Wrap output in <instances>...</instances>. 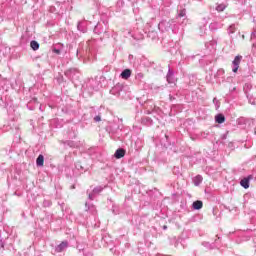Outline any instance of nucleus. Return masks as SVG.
<instances>
[{"label": "nucleus", "instance_id": "obj_2", "mask_svg": "<svg viewBox=\"0 0 256 256\" xmlns=\"http://www.w3.org/2000/svg\"><path fill=\"white\" fill-rule=\"evenodd\" d=\"M158 28L160 29V31H169L171 29V22L162 21L159 23Z\"/></svg>", "mask_w": 256, "mask_h": 256}, {"label": "nucleus", "instance_id": "obj_20", "mask_svg": "<svg viewBox=\"0 0 256 256\" xmlns=\"http://www.w3.org/2000/svg\"><path fill=\"white\" fill-rule=\"evenodd\" d=\"M94 121H96V122L101 121V116H96V117L94 118Z\"/></svg>", "mask_w": 256, "mask_h": 256}, {"label": "nucleus", "instance_id": "obj_11", "mask_svg": "<svg viewBox=\"0 0 256 256\" xmlns=\"http://www.w3.org/2000/svg\"><path fill=\"white\" fill-rule=\"evenodd\" d=\"M166 79L168 83H175V78L173 77V72H171V70L168 71Z\"/></svg>", "mask_w": 256, "mask_h": 256}, {"label": "nucleus", "instance_id": "obj_12", "mask_svg": "<svg viewBox=\"0 0 256 256\" xmlns=\"http://www.w3.org/2000/svg\"><path fill=\"white\" fill-rule=\"evenodd\" d=\"M30 47L33 49V51H37L39 49V42L32 40L30 42Z\"/></svg>", "mask_w": 256, "mask_h": 256}, {"label": "nucleus", "instance_id": "obj_23", "mask_svg": "<svg viewBox=\"0 0 256 256\" xmlns=\"http://www.w3.org/2000/svg\"><path fill=\"white\" fill-rule=\"evenodd\" d=\"M252 35H255V33H252Z\"/></svg>", "mask_w": 256, "mask_h": 256}, {"label": "nucleus", "instance_id": "obj_17", "mask_svg": "<svg viewBox=\"0 0 256 256\" xmlns=\"http://www.w3.org/2000/svg\"><path fill=\"white\" fill-rule=\"evenodd\" d=\"M145 77V75L142 72H139L136 74V79L138 81H141V79H143Z\"/></svg>", "mask_w": 256, "mask_h": 256}, {"label": "nucleus", "instance_id": "obj_14", "mask_svg": "<svg viewBox=\"0 0 256 256\" xmlns=\"http://www.w3.org/2000/svg\"><path fill=\"white\" fill-rule=\"evenodd\" d=\"M203 23H204L203 26L200 27V30H201L200 35H203L205 33V31L207 30V28H206L207 20L203 19Z\"/></svg>", "mask_w": 256, "mask_h": 256}, {"label": "nucleus", "instance_id": "obj_19", "mask_svg": "<svg viewBox=\"0 0 256 256\" xmlns=\"http://www.w3.org/2000/svg\"><path fill=\"white\" fill-rule=\"evenodd\" d=\"M53 52L56 53L57 55H59V53H61V50L54 48Z\"/></svg>", "mask_w": 256, "mask_h": 256}, {"label": "nucleus", "instance_id": "obj_18", "mask_svg": "<svg viewBox=\"0 0 256 256\" xmlns=\"http://www.w3.org/2000/svg\"><path fill=\"white\" fill-rule=\"evenodd\" d=\"M185 15H186L185 10H181V11L179 12V14H178V17H185Z\"/></svg>", "mask_w": 256, "mask_h": 256}, {"label": "nucleus", "instance_id": "obj_13", "mask_svg": "<svg viewBox=\"0 0 256 256\" xmlns=\"http://www.w3.org/2000/svg\"><path fill=\"white\" fill-rule=\"evenodd\" d=\"M202 181H203V177L201 175H198L194 178V185H196L197 187L201 185Z\"/></svg>", "mask_w": 256, "mask_h": 256}, {"label": "nucleus", "instance_id": "obj_6", "mask_svg": "<svg viewBox=\"0 0 256 256\" xmlns=\"http://www.w3.org/2000/svg\"><path fill=\"white\" fill-rule=\"evenodd\" d=\"M122 79H129L131 77V70L130 69H125L122 71L121 75Z\"/></svg>", "mask_w": 256, "mask_h": 256}, {"label": "nucleus", "instance_id": "obj_9", "mask_svg": "<svg viewBox=\"0 0 256 256\" xmlns=\"http://www.w3.org/2000/svg\"><path fill=\"white\" fill-rule=\"evenodd\" d=\"M241 187H244V189H249V178H243L240 181Z\"/></svg>", "mask_w": 256, "mask_h": 256}, {"label": "nucleus", "instance_id": "obj_24", "mask_svg": "<svg viewBox=\"0 0 256 256\" xmlns=\"http://www.w3.org/2000/svg\"><path fill=\"white\" fill-rule=\"evenodd\" d=\"M255 135H256V130H255Z\"/></svg>", "mask_w": 256, "mask_h": 256}, {"label": "nucleus", "instance_id": "obj_3", "mask_svg": "<svg viewBox=\"0 0 256 256\" xmlns=\"http://www.w3.org/2000/svg\"><path fill=\"white\" fill-rule=\"evenodd\" d=\"M192 207L196 211H199V209H203V202L201 200H197V201L193 202Z\"/></svg>", "mask_w": 256, "mask_h": 256}, {"label": "nucleus", "instance_id": "obj_21", "mask_svg": "<svg viewBox=\"0 0 256 256\" xmlns=\"http://www.w3.org/2000/svg\"><path fill=\"white\" fill-rule=\"evenodd\" d=\"M79 27H81V22L78 23V29H79Z\"/></svg>", "mask_w": 256, "mask_h": 256}, {"label": "nucleus", "instance_id": "obj_15", "mask_svg": "<svg viewBox=\"0 0 256 256\" xmlns=\"http://www.w3.org/2000/svg\"><path fill=\"white\" fill-rule=\"evenodd\" d=\"M227 6L225 4H220L216 7V11H225Z\"/></svg>", "mask_w": 256, "mask_h": 256}, {"label": "nucleus", "instance_id": "obj_5", "mask_svg": "<svg viewBox=\"0 0 256 256\" xmlns=\"http://www.w3.org/2000/svg\"><path fill=\"white\" fill-rule=\"evenodd\" d=\"M43 163H45V157L40 154L36 159V164L38 167H43Z\"/></svg>", "mask_w": 256, "mask_h": 256}, {"label": "nucleus", "instance_id": "obj_10", "mask_svg": "<svg viewBox=\"0 0 256 256\" xmlns=\"http://www.w3.org/2000/svg\"><path fill=\"white\" fill-rule=\"evenodd\" d=\"M66 247H67V242H62L60 245L56 247L57 253H61V251H65Z\"/></svg>", "mask_w": 256, "mask_h": 256}, {"label": "nucleus", "instance_id": "obj_1", "mask_svg": "<svg viewBox=\"0 0 256 256\" xmlns=\"http://www.w3.org/2000/svg\"><path fill=\"white\" fill-rule=\"evenodd\" d=\"M241 59H243V56H236L232 62L233 68L232 71L233 73H237L239 71V65H241Z\"/></svg>", "mask_w": 256, "mask_h": 256}, {"label": "nucleus", "instance_id": "obj_7", "mask_svg": "<svg viewBox=\"0 0 256 256\" xmlns=\"http://www.w3.org/2000/svg\"><path fill=\"white\" fill-rule=\"evenodd\" d=\"M114 156L116 159H121L122 157H125V151L123 149L116 150Z\"/></svg>", "mask_w": 256, "mask_h": 256}, {"label": "nucleus", "instance_id": "obj_16", "mask_svg": "<svg viewBox=\"0 0 256 256\" xmlns=\"http://www.w3.org/2000/svg\"><path fill=\"white\" fill-rule=\"evenodd\" d=\"M237 28L235 27V24L230 25V27L228 28V33H233L234 31H236Z\"/></svg>", "mask_w": 256, "mask_h": 256}, {"label": "nucleus", "instance_id": "obj_22", "mask_svg": "<svg viewBox=\"0 0 256 256\" xmlns=\"http://www.w3.org/2000/svg\"><path fill=\"white\" fill-rule=\"evenodd\" d=\"M164 229H167V226H164Z\"/></svg>", "mask_w": 256, "mask_h": 256}, {"label": "nucleus", "instance_id": "obj_4", "mask_svg": "<svg viewBox=\"0 0 256 256\" xmlns=\"http://www.w3.org/2000/svg\"><path fill=\"white\" fill-rule=\"evenodd\" d=\"M101 191H103V188H101V187H96V188H94L93 189V191H92V193L91 194H89V199L91 200V201H93V195H98V193H101Z\"/></svg>", "mask_w": 256, "mask_h": 256}, {"label": "nucleus", "instance_id": "obj_8", "mask_svg": "<svg viewBox=\"0 0 256 256\" xmlns=\"http://www.w3.org/2000/svg\"><path fill=\"white\" fill-rule=\"evenodd\" d=\"M216 123H225V116L223 114H218L215 116Z\"/></svg>", "mask_w": 256, "mask_h": 256}]
</instances>
